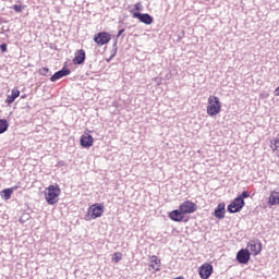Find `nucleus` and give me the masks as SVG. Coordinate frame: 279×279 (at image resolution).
Instances as JSON below:
<instances>
[{"mask_svg": "<svg viewBox=\"0 0 279 279\" xmlns=\"http://www.w3.org/2000/svg\"><path fill=\"white\" fill-rule=\"evenodd\" d=\"M193 213H197V204H195L193 201H184L180 204L179 209L170 211L168 217L171 219V221L182 223L185 215H193Z\"/></svg>", "mask_w": 279, "mask_h": 279, "instance_id": "nucleus-1", "label": "nucleus"}, {"mask_svg": "<svg viewBox=\"0 0 279 279\" xmlns=\"http://www.w3.org/2000/svg\"><path fill=\"white\" fill-rule=\"evenodd\" d=\"M250 197V192L244 191L241 195L235 197L231 204L228 205L227 210L228 213L234 214V213H241L243 210V207L245 206V201Z\"/></svg>", "mask_w": 279, "mask_h": 279, "instance_id": "nucleus-2", "label": "nucleus"}, {"mask_svg": "<svg viewBox=\"0 0 279 279\" xmlns=\"http://www.w3.org/2000/svg\"><path fill=\"white\" fill-rule=\"evenodd\" d=\"M62 193V190H60V185H49L45 190V199L47 204L50 206H53L54 204H58L60 202V194Z\"/></svg>", "mask_w": 279, "mask_h": 279, "instance_id": "nucleus-3", "label": "nucleus"}, {"mask_svg": "<svg viewBox=\"0 0 279 279\" xmlns=\"http://www.w3.org/2000/svg\"><path fill=\"white\" fill-rule=\"evenodd\" d=\"M105 206L102 203H95L90 205L85 215L86 221H90L93 219H99L104 215Z\"/></svg>", "mask_w": 279, "mask_h": 279, "instance_id": "nucleus-4", "label": "nucleus"}, {"mask_svg": "<svg viewBox=\"0 0 279 279\" xmlns=\"http://www.w3.org/2000/svg\"><path fill=\"white\" fill-rule=\"evenodd\" d=\"M221 112V101H219V97L209 96L208 106H207V114L209 117H217Z\"/></svg>", "mask_w": 279, "mask_h": 279, "instance_id": "nucleus-5", "label": "nucleus"}, {"mask_svg": "<svg viewBox=\"0 0 279 279\" xmlns=\"http://www.w3.org/2000/svg\"><path fill=\"white\" fill-rule=\"evenodd\" d=\"M246 250L252 256H258L263 252V243L259 240H251Z\"/></svg>", "mask_w": 279, "mask_h": 279, "instance_id": "nucleus-6", "label": "nucleus"}, {"mask_svg": "<svg viewBox=\"0 0 279 279\" xmlns=\"http://www.w3.org/2000/svg\"><path fill=\"white\" fill-rule=\"evenodd\" d=\"M160 267H162V262L158 256L151 255L148 258V271H151V274H156L157 271H160Z\"/></svg>", "mask_w": 279, "mask_h": 279, "instance_id": "nucleus-7", "label": "nucleus"}, {"mask_svg": "<svg viewBox=\"0 0 279 279\" xmlns=\"http://www.w3.org/2000/svg\"><path fill=\"white\" fill-rule=\"evenodd\" d=\"M112 40V35L107 32H100L94 37V41L99 45V47H104V45H108Z\"/></svg>", "mask_w": 279, "mask_h": 279, "instance_id": "nucleus-8", "label": "nucleus"}, {"mask_svg": "<svg viewBox=\"0 0 279 279\" xmlns=\"http://www.w3.org/2000/svg\"><path fill=\"white\" fill-rule=\"evenodd\" d=\"M251 253L250 250L247 248H241L238 253H236V260L238 263H240V265H247V263H250V258H251Z\"/></svg>", "mask_w": 279, "mask_h": 279, "instance_id": "nucleus-9", "label": "nucleus"}, {"mask_svg": "<svg viewBox=\"0 0 279 279\" xmlns=\"http://www.w3.org/2000/svg\"><path fill=\"white\" fill-rule=\"evenodd\" d=\"M213 271L214 268L209 263H205L198 268V274L202 279L210 278V276H213Z\"/></svg>", "mask_w": 279, "mask_h": 279, "instance_id": "nucleus-10", "label": "nucleus"}, {"mask_svg": "<svg viewBox=\"0 0 279 279\" xmlns=\"http://www.w3.org/2000/svg\"><path fill=\"white\" fill-rule=\"evenodd\" d=\"M133 19H138L144 25H151L154 23V17L148 13L133 12Z\"/></svg>", "mask_w": 279, "mask_h": 279, "instance_id": "nucleus-11", "label": "nucleus"}, {"mask_svg": "<svg viewBox=\"0 0 279 279\" xmlns=\"http://www.w3.org/2000/svg\"><path fill=\"white\" fill-rule=\"evenodd\" d=\"M279 205V186L270 191L268 196V206H278Z\"/></svg>", "mask_w": 279, "mask_h": 279, "instance_id": "nucleus-12", "label": "nucleus"}, {"mask_svg": "<svg viewBox=\"0 0 279 279\" xmlns=\"http://www.w3.org/2000/svg\"><path fill=\"white\" fill-rule=\"evenodd\" d=\"M66 75H71V70L69 68H63L50 77V82H58V80H62V77H66Z\"/></svg>", "mask_w": 279, "mask_h": 279, "instance_id": "nucleus-13", "label": "nucleus"}, {"mask_svg": "<svg viewBox=\"0 0 279 279\" xmlns=\"http://www.w3.org/2000/svg\"><path fill=\"white\" fill-rule=\"evenodd\" d=\"M214 215L216 219H223L226 217V203H219L214 211Z\"/></svg>", "mask_w": 279, "mask_h": 279, "instance_id": "nucleus-14", "label": "nucleus"}, {"mask_svg": "<svg viewBox=\"0 0 279 279\" xmlns=\"http://www.w3.org/2000/svg\"><path fill=\"white\" fill-rule=\"evenodd\" d=\"M86 62V51L84 49L78 50L73 59V64H84Z\"/></svg>", "mask_w": 279, "mask_h": 279, "instance_id": "nucleus-15", "label": "nucleus"}, {"mask_svg": "<svg viewBox=\"0 0 279 279\" xmlns=\"http://www.w3.org/2000/svg\"><path fill=\"white\" fill-rule=\"evenodd\" d=\"M20 96H21V90L12 89L11 95H9L5 99V104H8L9 106L14 104V101H16L17 97Z\"/></svg>", "mask_w": 279, "mask_h": 279, "instance_id": "nucleus-16", "label": "nucleus"}, {"mask_svg": "<svg viewBox=\"0 0 279 279\" xmlns=\"http://www.w3.org/2000/svg\"><path fill=\"white\" fill-rule=\"evenodd\" d=\"M16 189H19L17 185L3 190L1 192L2 193L1 195H2L3 199H5V201L10 199V197H12V193H14V191H16Z\"/></svg>", "mask_w": 279, "mask_h": 279, "instance_id": "nucleus-17", "label": "nucleus"}, {"mask_svg": "<svg viewBox=\"0 0 279 279\" xmlns=\"http://www.w3.org/2000/svg\"><path fill=\"white\" fill-rule=\"evenodd\" d=\"M8 128H10V124L8 123V120L2 119L0 121V134H4V132H8Z\"/></svg>", "mask_w": 279, "mask_h": 279, "instance_id": "nucleus-18", "label": "nucleus"}, {"mask_svg": "<svg viewBox=\"0 0 279 279\" xmlns=\"http://www.w3.org/2000/svg\"><path fill=\"white\" fill-rule=\"evenodd\" d=\"M111 260L113 262V263H121V260H123V253H121V252H117V253H114L113 255H112V258H111Z\"/></svg>", "mask_w": 279, "mask_h": 279, "instance_id": "nucleus-19", "label": "nucleus"}, {"mask_svg": "<svg viewBox=\"0 0 279 279\" xmlns=\"http://www.w3.org/2000/svg\"><path fill=\"white\" fill-rule=\"evenodd\" d=\"M39 75H44V77H49V75H51V73L49 72V68L39 69Z\"/></svg>", "mask_w": 279, "mask_h": 279, "instance_id": "nucleus-20", "label": "nucleus"}, {"mask_svg": "<svg viewBox=\"0 0 279 279\" xmlns=\"http://www.w3.org/2000/svg\"><path fill=\"white\" fill-rule=\"evenodd\" d=\"M12 10H14V12H23L25 10V5L14 4Z\"/></svg>", "mask_w": 279, "mask_h": 279, "instance_id": "nucleus-21", "label": "nucleus"}, {"mask_svg": "<svg viewBox=\"0 0 279 279\" xmlns=\"http://www.w3.org/2000/svg\"><path fill=\"white\" fill-rule=\"evenodd\" d=\"M80 141H95V138H93V135L85 133L81 136Z\"/></svg>", "mask_w": 279, "mask_h": 279, "instance_id": "nucleus-22", "label": "nucleus"}, {"mask_svg": "<svg viewBox=\"0 0 279 279\" xmlns=\"http://www.w3.org/2000/svg\"><path fill=\"white\" fill-rule=\"evenodd\" d=\"M81 146L85 148L93 147V141H81Z\"/></svg>", "mask_w": 279, "mask_h": 279, "instance_id": "nucleus-23", "label": "nucleus"}, {"mask_svg": "<svg viewBox=\"0 0 279 279\" xmlns=\"http://www.w3.org/2000/svg\"><path fill=\"white\" fill-rule=\"evenodd\" d=\"M134 8L137 12H141V10H143V4L141 2H137L134 4Z\"/></svg>", "mask_w": 279, "mask_h": 279, "instance_id": "nucleus-24", "label": "nucleus"}, {"mask_svg": "<svg viewBox=\"0 0 279 279\" xmlns=\"http://www.w3.org/2000/svg\"><path fill=\"white\" fill-rule=\"evenodd\" d=\"M113 53L111 54L110 57V60H112V58H114V56H117V39L114 40V44H113Z\"/></svg>", "mask_w": 279, "mask_h": 279, "instance_id": "nucleus-25", "label": "nucleus"}, {"mask_svg": "<svg viewBox=\"0 0 279 279\" xmlns=\"http://www.w3.org/2000/svg\"><path fill=\"white\" fill-rule=\"evenodd\" d=\"M271 149L276 150L279 148V141H275L274 144L270 145Z\"/></svg>", "mask_w": 279, "mask_h": 279, "instance_id": "nucleus-26", "label": "nucleus"}, {"mask_svg": "<svg viewBox=\"0 0 279 279\" xmlns=\"http://www.w3.org/2000/svg\"><path fill=\"white\" fill-rule=\"evenodd\" d=\"M0 49H1L2 53H5V51H8V45L7 44H1Z\"/></svg>", "mask_w": 279, "mask_h": 279, "instance_id": "nucleus-27", "label": "nucleus"}, {"mask_svg": "<svg viewBox=\"0 0 279 279\" xmlns=\"http://www.w3.org/2000/svg\"><path fill=\"white\" fill-rule=\"evenodd\" d=\"M125 32V28H122L118 32L117 38L121 37L123 33Z\"/></svg>", "mask_w": 279, "mask_h": 279, "instance_id": "nucleus-28", "label": "nucleus"}, {"mask_svg": "<svg viewBox=\"0 0 279 279\" xmlns=\"http://www.w3.org/2000/svg\"><path fill=\"white\" fill-rule=\"evenodd\" d=\"M3 23V19L0 17V24Z\"/></svg>", "mask_w": 279, "mask_h": 279, "instance_id": "nucleus-29", "label": "nucleus"}, {"mask_svg": "<svg viewBox=\"0 0 279 279\" xmlns=\"http://www.w3.org/2000/svg\"><path fill=\"white\" fill-rule=\"evenodd\" d=\"M3 119H0V121H2Z\"/></svg>", "mask_w": 279, "mask_h": 279, "instance_id": "nucleus-30", "label": "nucleus"}]
</instances>
